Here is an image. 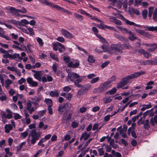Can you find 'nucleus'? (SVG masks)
Segmentation results:
<instances>
[{"mask_svg": "<svg viewBox=\"0 0 157 157\" xmlns=\"http://www.w3.org/2000/svg\"><path fill=\"white\" fill-rule=\"evenodd\" d=\"M95 61L94 57L91 56H89L88 59V61L91 63H94Z\"/></svg>", "mask_w": 157, "mask_h": 157, "instance_id": "44", "label": "nucleus"}, {"mask_svg": "<svg viewBox=\"0 0 157 157\" xmlns=\"http://www.w3.org/2000/svg\"><path fill=\"white\" fill-rule=\"evenodd\" d=\"M116 78V76L113 75L107 81L105 82L108 85H110L109 84L110 83L115 81Z\"/></svg>", "mask_w": 157, "mask_h": 157, "instance_id": "27", "label": "nucleus"}, {"mask_svg": "<svg viewBox=\"0 0 157 157\" xmlns=\"http://www.w3.org/2000/svg\"><path fill=\"white\" fill-rule=\"evenodd\" d=\"M38 104L34 101H29L27 104L26 109L30 114H32L38 107Z\"/></svg>", "mask_w": 157, "mask_h": 157, "instance_id": "4", "label": "nucleus"}, {"mask_svg": "<svg viewBox=\"0 0 157 157\" xmlns=\"http://www.w3.org/2000/svg\"><path fill=\"white\" fill-rule=\"evenodd\" d=\"M79 78L80 76L77 74L70 72L68 73L67 80L68 82L69 80L72 82L74 81L75 85L78 87H80L81 86V85L79 83L82 81V79L81 78Z\"/></svg>", "mask_w": 157, "mask_h": 157, "instance_id": "2", "label": "nucleus"}, {"mask_svg": "<svg viewBox=\"0 0 157 157\" xmlns=\"http://www.w3.org/2000/svg\"><path fill=\"white\" fill-rule=\"evenodd\" d=\"M140 64L141 65H150L149 60L145 61H141L140 62Z\"/></svg>", "mask_w": 157, "mask_h": 157, "instance_id": "36", "label": "nucleus"}, {"mask_svg": "<svg viewBox=\"0 0 157 157\" xmlns=\"http://www.w3.org/2000/svg\"><path fill=\"white\" fill-rule=\"evenodd\" d=\"M128 39L131 41H133L137 38L135 33L131 31L128 34Z\"/></svg>", "mask_w": 157, "mask_h": 157, "instance_id": "18", "label": "nucleus"}, {"mask_svg": "<svg viewBox=\"0 0 157 157\" xmlns=\"http://www.w3.org/2000/svg\"><path fill=\"white\" fill-rule=\"evenodd\" d=\"M99 79V78L98 77L93 78L91 81V83L92 84L94 83L97 82Z\"/></svg>", "mask_w": 157, "mask_h": 157, "instance_id": "52", "label": "nucleus"}, {"mask_svg": "<svg viewBox=\"0 0 157 157\" xmlns=\"http://www.w3.org/2000/svg\"><path fill=\"white\" fill-rule=\"evenodd\" d=\"M90 132L88 133L87 131H85L82 134V136L83 137L84 140L85 141L87 140L90 137Z\"/></svg>", "mask_w": 157, "mask_h": 157, "instance_id": "26", "label": "nucleus"}, {"mask_svg": "<svg viewBox=\"0 0 157 157\" xmlns=\"http://www.w3.org/2000/svg\"><path fill=\"white\" fill-rule=\"evenodd\" d=\"M59 93L57 91H51L50 93L51 96L52 97H58L59 96Z\"/></svg>", "mask_w": 157, "mask_h": 157, "instance_id": "35", "label": "nucleus"}, {"mask_svg": "<svg viewBox=\"0 0 157 157\" xmlns=\"http://www.w3.org/2000/svg\"><path fill=\"white\" fill-rule=\"evenodd\" d=\"M140 95L139 94H132L130 95L129 97L131 98V99H137L140 97Z\"/></svg>", "mask_w": 157, "mask_h": 157, "instance_id": "37", "label": "nucleus"}, {"mask_svg": "<svg viewBox=\"0 0 157 157\" xmlns=\"http://www.w3.org/2000/svg\"><path fill=\"white\" fill-rule=\"evenodd\" d=\"M116 89L115 87H114L111 90L106 92V93H109L111 95L113 94L116 92Z\"/></svg>", "mask_w": 157, "mask_h": 157, "instance_id": "45", "label": "nucleus"}, {"mask_svg": "<svg viewBox=\"0 0 157 157\" xmlns=\"http://www.w3.org/2000/svg\"><path fill=\"white\" fill-rule=\"evenodd\" d=\"M98 151L100 156L103 155L104 154V152L103 148H99L98 149Z\"/></svg>", "mask_w": 157, "mask_h": 157, "instance_id": "50", "label": "nucleus"}, {"mask_svg": "<svg viewBox=\"0 0 157 157\" xmlns=\"http://www.w3.org/2000/svg\"><path fill=\"white\" fill-rule=\"evenodd\" d=\"M147 10H144L142 12V15L144 19H146L147 17Z\"/></svg>", "mask_w": 157, "mask_h": 157, "instance_id": "46", "label": "nucleus"}, {"mask_svg": "<svg viewBox=\"0 0 157 157\" xmlns=\"http://www.w3.org/2000/svg\"><path fill=\"white\" fill-rule=\"evenodd\" d=\"M83 92L79 89L78 92L77 97L79 98H81Z\"/></svg>", "mask_w": 157, "mask_h": 157, "instance_id": "53", "label": "nucleus"}, {"mask_svg": "<svg viewBox=\"0 0 157 157\" xmlns=\"http://www.w3.org/2000/svg\"><path fill=\"white\" fill-rule=\"evenodd\" d=\"M122 20L124 21L125 23L127 25H133L135 26H136L137 27H138L140 28H142V26L141 25L138 24H136V23H135L134 22L131 21L128 19L125 18L124 17L122 16Z\"/></svg>", "mask_w": 157, "mask_h": 157, "instance_id": "12", "label": "nucleus"}, {"mask_svg": "<svg viewBox=\"0 0 157 157\" xmlns=\"http://www.w3.org/2000/svg\"><path fill=\"white\" fill-rule=\"evenodd\" d=\"M134 29L136 33L140 34L145 37L148 39H151L153 38V35L150 34L148 32H145L142 30L136 28H134Z\"/></svg>", "mask_w": 157, "mask_h": 157, "instance_id": "7", "label": "nucleus"}, {"mask_svg": "<svg viewBox=\"0 0 157 157\" xmlns=\"http://www.w3.org/2000/svg\"><path fill=\"white\" fill-rule=\"evenodd\" d=\"M42 76V74L41 71H38L36 72V73H35L34 74L35 78L40 81L41 80Z\"/></svg>", "mask_w": 157, "mask_h": 157, "instance_id": "17", "label": "nucleus"}, {"mask_svg": "<svg viewBox=\"0 0 157 157\" xmlns=\"http://www.w3.org/2000/svg\"><path fill=\"white\" fill-rule=\"evenodd\" d=\"M125 42L123 44H121V49L122 50L124 49H132V47L131 45L128 40L127 41H125Z\"/></svg>", "mask_w": 157, "mask_h": 157, "instance_id": "13", "label": "nucleus"}, {"mask_svg": "<svg viewBox=\"0 0 157 157\" xmlns=\"http://www.w3.org/2000/svg\"><path fill=\"white\" fill-rule=\"evenodd\" d=\"M111 48V49L114 51L117 54H121L123 53L121 44H112Z\"/></svg>", "mask_w": 157, "mask_h": 157, "instance_id": "9", "label": "nucleus"}, {"mask_svg": "<svg viewBox=\"0 0 157 157\" xmlns=\"http://www.w3.org/2000/svg\"><path fill=\"white\" fill-rule=\"evenodd\" d=\"M155 123L157 124V115H155L154 117L151 118L150 120V123L152 126L155 125Z\"/></svg>", "mask_w": 157, "mask_h": 157, "instance_id": "21", "label": "nucleus"}, {"mask_svg": "<svg viewBox=\"0 0 157 157\" xmlns=\"http://www.w3.org/2000/svg\"><path fill=\"white\" fill-rule=\"evenodd\" d=\"M45 112L46 111L45 110H44L42 111H38L37 112V113L39 117H40L43 116L44 114L45 113Z\"/></svg>", "mask_w": 157, "mask_h": 157, "instance_id": "51", "label": "nucleus"}, {"mask_svg": "<svg viewBox=\"0 0 157 157\" xmlns=\"http://www.w3.org/2000/svg\"><path fill=\"white\" fill-rule=\"evenodd\" d=\"M101 48L103 50V52H109L110 50L109 48V44L108 42H106V43L103 44V45L101 46Z\"/></svg>", "mask_w": 157, "mask_h": 157, "instance_id": "23", "label": "nucleus"}, {"mask_svg": "<svg viewBox=\"0 0 157 157\" xmlns=\"http://www.w3.org/2000/svg\"><path fill=\"white\" fill-rule=\"evenodd\" d=\"M26 80L28 83L32 86L36 87L38 85L37 82L33 81V79L31 77L28 78Z\"/></svg>", "mask_w": 157, "mask_h": 157, "instance_id": "15", "label": "nucleus"}, {"mask_svg": "<svg viewBox=\"0 0 157 157\" xmlns=\"http://www.w3.org/2000/svg\"><path fill=\"white\" fill-rule=\"evenodd\" d=\"M72 107V104L69 102H67L63 105H59L58 108V111L62 113L65 110L66 111L67 113V111L69 110Z\"/></svg>", "mask_w": 157, "mask_h": 157, "instance_id": "5", "label": "nucleus"}, {"mask_svg": "<svg viewBox=\"0 0 157 157\" xmlns=\"http://www.w3.org/2000/svg\"><path fill=\"white\" fill-rule=\"evenodd\" d=\"M10 10L12 13L17 16H19L20 15V14L18 13L19 12L21 13H25L27 12L26 10L24 7H22L20 10L16 9L13 7H11L10 8Z\"/></svg>", "mask_w": 157, "mask_h": 157, "instance_id": "6", "label": "nucleus"}, {"mask_svg": "<svg viewBox=\"0 0 157 157\" xmlns=\"http://www.w3.org/2000/svg\"><path fill=\"white\" fill-rule=\"evenodd\" d=\"M145 72L142 70L139 72L134 73L130 75H128L126 77L123 78L122 81L119 83L117 86V88H120L127 84L129 82H131L130 81L132 79L136 78L143 75L145 74Z\"/></svg>", "mask_w": 157, "mask_h": 157, "instance_id": "1", "label": "nucleus"}, {"mask_svg": "<svg viewBox=\"0 0 157 157\" xmlns=\"http://www.w3.org/2000/svg\"><path fill=\"white\" fill-rule=\"evenodd\" d=\"M26 144L25 142H23L19 145L17 147V151H20L22 148L23 145H25Z\"/></svg>", "mask_w": 157, "mask_h": 157, "instance_id": "39", "label": "nucleus"}, {"mask_svg": "<svg viewBox=\"0 0 157 157\" xmlns=\"http://www.w3.org/2000/svg\"><path fill=\"white\" fill-rule=\"evenodd\" d=\"M105 25H104L102 22L97 26L98 28L104 29L105 28Z\"/></svg>", "mask_w": 157, "mask_h": 157, "instance_id": "60", "label": "nucleus"}, {"mask_svg": "<svg viewBox=\"0 0 157 157\" xmlns=\"http://www.w3.org/2000/svg\"><path fill=\"white\" fill-rule=\"evenodd\" d=\"M72 95L70 93H66L65 98L68 100H71Z\"/></svg>", "mask_w": 157, "mask_h": 157, "instance_id": "63", "label": "nucleus"}, {"mask_svg": "<svg viewBox=\"0 0 157 157\" xmlns=\"http://www.w3.org/2000/svg\"><path fill=\"white\" fill-rule=\"evenodd\" d=\"M111 117L110 115H107L104 118V121L105 122H107L110 119V117Z\"/></svg>", "mask_w": 157, "mask_h": 157, "instance_id": "59", "label": "nucleus"}, {"mask_svg": "<svg viewBox=\"0 0 157 157\" xmlns=\"http://www.w3.org/2000/svg\"><path fill=\"white\" fill-rule=\"evenodd\" d=\"M79 12L81 14L86 15L89 17H92V16H91L90 14L86 13L84 10H82L80 9V10H79Z\"/></svg>", "mask_w": 157, "mask_h": 157, "instance_id": "42", "label": "nucleus"}, {"mask_svg": "<svg viewBox=\"0 0 157 157\" xmlns=\"http://www.w3.org/2000/svg\"><path fill=\"white\" fill-rule=\"evenodd\" d=\"M121 142H119V144H124L125 146H126L128 145V143L125 140L123 139H122L121 140Z\"/></svg>", "mask_w": 157, "mask_h": 157, "instance_id": "56", "label": "nucleus"}, {"mask_svg": "<svg viewBox=\"0 0 157 157\" xmlns=\"http://www.w3.org/2000/svg\"><path fill=\"white\" fill-rule=\"evenodd\" d=\"M53 8H56L57 10H58L59 11H62V12H63L64 13H67L68 14L71 15L72 14V13L71 12L67 10L66 9H65L63 8L62 7L59 6L55 5L54 6H53Z\"/></svg>", "mask_w": 157, "mask_h": 157, "instance_id": "14", "label": "nucleus"}, {"mask_svg": "<svg viewBox=\"0 0 157 157\" xmlns=\"http://www.w3.org/2000/svg\"><path fill=\"white\" fill-rule=\"evenodd\" d=\"M38 127L40 128H43V130H45L48 127V126L47 124L44 125L43 122H40L39 124Z\"/></svg>", "mask_w": 157, "mask_h": 157, "instance_id": "29", "label": "nucleus"}, {"mask_svg": "<svg viewBox=\"0 0 157 157\" xmlns=\"http://www.w3.org/2000/svg\"><path fill=\"white\" fill-rule=\"evenodd\" d=\"M7 68L10 71H15L17 68V67H11L10 66H8L7 67Z\"/></svg>", "mask_w": 157, "mask_h": 157, "instance_id": "54", "label": "nucleus"}, {"mask_svg": "<svg viewBox=\"0 0 157 157\" xmlns=\"http://www.w3.org/2000/svg\"><path fill=\"white\" fill-rule=\"evenodd\" d=\"M144 28L147 29L149 31H155L157 32V26L154 27L145 26H144Z\"/></svg>", "mask_w": 157, "mask_h": 157, "instance_id": "22", "label": "nucleus"}, {"mask_svg": "<svg viewBox=\"0 0 157 157\" xmlns=\"http://www.w3.org/2000/svg\"><path fill=\"white\" fill-rule=\"evenodd\" d=\"M37 41L38 43L40 46H42L44 44V42H43L42 39L40 37H37Z\"/></svg>", "mask_w": 157, "mask_h": 157, "instance_id": "43", "label": "nucleus"}, {"mask_svg": "<svg viewBox=\"0 0 157 157\" xmlns=\"http://www.w3.org/2000/svg\"><path fill=\"white\" fill-rule=\"evenodd\" d=\"M111 20V21L117 25H121V21L116 19L115 17H110L109 18Z\"/></svg>", "mask_w": 157, "mask_h": 157, "instance_id": "20", "label": "nucleus"}, {"mask_svg": "<svg viewBox=\"0 0 157 157\" xmlns=\"http://www.w3.org/2000/svg\"><path fill=\"white\" fill-rule=\"evenodd\" d=\"M149 120L147 119L144 121V128L146 129H148L150 127V125L149 124Z\"/></svg>", "mask_w": 157, "mask_h": 157, "instance_id": "30", "label": "nucleus"}, {"mask_svg": "<svg viewBox=\"0 0 157 157\" xmlns=\"http://www.w3.org/2000/svg\"><path fill=\"white\" fill-rule=\"evenodd\" d=\"M7 112L10 113L7 114V118H8V119L11 118L12 117V116L11 114L12 113V112L10 111V110L9 109L7 110Z\"/></svg>", "mask_w": 157, "mask_h": 157, "instance_id": "55", "label": "nucleus"}, {"mask_svg": "<svg viewBox=\"0 0 157 157\" xmlns=\"http://www.w3.org/2000/svg\"><path fill=\"white\" fill-rule=\"evenodd\" d=\"M122 4L123 2L121 0H119L117 2V7L119 8H121Z\"/></svg>", "mask_w": 157, "mask_h": 157, "instance_id": "61", "label": "nucleus"}, {"mask_svg": "<svg viewBox=\"0 0 157 157\" xmlns=\"http://www.w3.org/2000/svg\"><path fill=\"white\" fill-rule=\"evenodd\" d=\"M10 59H15L19 57V54L14 53L13 54L10 55Z\"/></svg>", "mask_w": 157, "mask_h": 157, "instance_id": "47", "label": "nucleus"}, {"mask_svg": "<svg viewBox=\"0 0 157 157\" xmlns=\"http://www.w3.org/2000/svg\"><path fill=\"white\" fill-rule=\"evenodd\" d=\"M57 67L58 65L56 63H55L53 65L52 69L54 72H56V71Z\"/></svg>", "mask_w": 157, "mask_h": 157, "instance_id": "64", "label": "nucleus"}, {"mask_svg": "<svg viewBox=\"0 0 157 157\" xmlns=\"http://www.w3.org/2000/svg\"><path fill=\"white\" fill-rule=\"evenodd\" d=\"M115 37L120 41L122 42H124L127 41L128 39L126 37L123 35H120L117 34L115 33L114 34Z\"/></svg>", "mask_w": 157, "mask_h": 157, "instance_id": "16", "label": "nucleus"}, {"mask_svg": "<svg viewBox=\"0 0 157 157\" xmlns=\"http://www.w3.org/2000/svg\"><path fill=\"white\" fill-rule=\"evenodd\" d=\"M153 19L155 21H157V8L155 9L154 11Z\"/></svg>", "mask_w": 157, "mask_h": 157, "instance_id": "33", "label": "nucleus"}, {"mask_svg": "<svg viewBox=\"0 0 157 157\" xmlns=\"http://www.w3.org/2000/svg\"><path fill=\"white\" fill-rule=\"evenodd\" d=\"M110 86V85H108L105 82H104L101 83L98 87L94 89L93 92L94 93H101L104 92Z\"/></svg>", "mask_w": 157, "mask_h": 157, "instance_id": "3", "label": "nucleus"}, {"mask_svg": "<svg viewBox=\"0 0 157 157\" xmlns=\"http://www.w3.org/2000/svg\"><path fill=\"white\" fill-rule=\"evenodd\" d=\"M12 47L14 48H17L19 50L22 51H24V50L22 48H21L19 46L17 45H16L15 44H13L12 45Z\"/></svg>", "mask_w": 157, "mask_h": 157, "instance_id": "57", "label": "nucleus"}, {"mask_svg": "<svg viewBox=\"0 0 157 157\" xmlns=\"http://www.w3.org/2000/svg\"><path fill=\"white\" fill-rule=\"evenodd\" d=\"M4 128L5 132L8 133H9L10 131L12 129L13 127L10 124H6Z\"/></svg>", "mask_w": 157, "mask_h": 157, "instance_id": "19", "label": "nucleus"}, {"mask_svg": "<svg viewBox=\"0 0 157 157\" xmlns=\"http://www.w3.org/2000/svg\"><path fill=\"white\" fill-rule=\"evenodd\" d=\"M0 95H2L1 97H0V100L2 101H4L6 100L7 97L4 93L0 92Z\"/></svg>", "mask_w": 157, "mask_h": 157, "instance_id": "38", "label": "nucleus"}, {"mask_svg": "<svg viewBox=\"0 0 157 157\" xmlns=\"http://www.w3.org/2000/svg\"><path fill=\"white\" fill-rule=\"evenodd\" d=\"M11 81L9 79H8L6 80L5 81L6 85H5V87L7 89H8L10 88V85L12 83Z\"/></svg>", "mask_w": 157, "mask_h": 157, "instance_id": "34", "label": "nucleus"}, {"mask_svg": "<svg viewBox=\"0 0 157 157\" xmlns=\"http://www.w3.org/2000/svg\"><path fill=\"white\" fill-rule=\"evenodd\" d=\"M8 22L11 23L12 24H14L17 26H19L20 25V21H16L13 19H10L7 20Z\"/></svg>", "mask_w": 157, "mask_h": 157, "instance_id": "28", "label": "nucleus"}, {"mask_svg": "<svg viewBox=\"0 0 157 157\" xmlns=\"http://www.w3.org/2000/svg\"><path fill=\"white\" fill-rule=\"evenodd\" d=\"M50 56L51 57L56 61H57L58 60V58L57 56L55 55V54L51 53H50Z\"/></svg>", "mask_w": 157, "mask_h": 157, "instance_id": "49", "label": "nucleus"}, {"mask_svg": "<svg viewBox=\"0 0 157 157\" xmlns=\"http://www.w3.org/2000/svg\"><path fill=\"white\" fill-rule=\"evenodd\" d=\"M20 25L19 26H24L25 25H28L29 24V22L25 19L21 20L20 21Z\"/></svg>", "mask_w": 157, "mask_h": 157, "instance_id": "32", "label": "nucleus"}, {"mask_svg": "<svg viewBox=\"0 0 157 157\" xmlns=\"http://www.w3.org/2000/svg\"><path fill=\"white\" fill-rule=\"evenodd\" d=\"M74 16L80 21H81L83 20V18L82 15L77 14L76 13H74Z\"/></svg>", "mask_w": 157, "mask_h": 157, "instance_id": "31", "label": "nucleus"}, {"mask_svg": "<svg viewBox=\"0 0 157 157\" xmlns=\"http://www.w3.org/2000/svg\"><path fill=\"white\" fill-rule=\"evenodd\" d=\"M112 99L110 98H105L103 99V101L105 104H106L110 102L111 101Z\"/></svg>", "mask_w": 157, "mask_h": 157, "instance_id": "41", "label": "nucleus"}, {"mask_svg": "<svg viewBox=\"0 0 157 157\" xmlns=\"http://www.w3.org/2000/svg\"><path fill=\"white\" fill-rule=\"evenodd\" d=\"M39 1L42 3H44L46 5L52 7L53 8L55 5L53 4L52 3L49 2L47 0H39Z\"/></svg>", "mask_w": 157, "mask_h": 157, "instance_id": "24", "label": "nucleus"}, {"mask_svg": "<svg viewBox=\"0 0 157 157\" xmlns=\"http://www.w3.org/2000/svg\"><path fill=\"white\" fill-rule=\"evenodd\" d=\"M61 32L62 34L67 38L71 39L74 38V35L66 29H61Z\"/></svg>", "mask_w": 157, "mask_h": 157, "instance_id": "11", "label": "nucleus"}, {"mask_svg": "<svg viewBox=\"0 0 157 157\" xmlns=\"http://www.w3.org/2000/svg\"><path fill=\"white\" fill-rule=\"evenodd\" d=\"M45 101L48 105V106H52V101L49 99H46Z\"/></svg>", "mask_w": 157, "mask_h": 157, "instance_id": "40", "label": "nucleus"}, {"mask_svg": "<svg viewBox=\"0 0 157 157\" xmlns=\"http://www.w3.org/2000/svg\"><path fill=\"white\" fill-rule=\"evenodd\" d=\"M87 110V108L85 107H82L79 109V112L81 113H83L85 112Z\"/></svg>", "mask_w": 157, "mask_h": 157, "instance_id": "58", "label": "nucleus"}, {"mask_svg": "<svg viewBox=\"0 0 157 157\" xmlns=\"http://www.w3.org/2000/svg\"><path fill=\"white\" fill-rule=\"evenodd\" d=\"M152 105L151 103H149L148 105H142V107L141 108V111H144L146 109L151 108Z\"/></svg>", "mask_w": 157, "mask_h": 157, "instance_id": "25", "label": "nucleus"}, {"mask_svg": "<svg viewBox=\"0 0 157 157\" xmlns=\"http://www.w3.org/2000/svg\"><path fill=\"white\" fill-rule=\"evenodd\" d=\"M31 135L32 137L31 143L33 144H34L36 143V140H38L40 136V135L36 132L35 129L32 130Z\"/></svg>", "mask_w": 157, "mask_h": 157, "instance_id": "10", "label": "nucleus"}, {"mask_svg": "<svg viewBox=\"0 0 157 157\" xmlns=\"http://www.w3.org/2000/svg\"><path fill=\"white\" fill-rule=\"evenodd\" d=\"M119 132L120 134L121 135L122 137L124 138H126L127 137V136L126 134L125 133H123V130L122 129H121L119 131Z\"/></svg>", "mask_w": 157, "mask_h": 157, "instance_id": "62", "label": "nucleus"}, {"mask_svg": "<svg viewBox=\"0 0 157 157\" xmlns=\"http://www.w3.org/2000/svg\"><path fill=\"white\" fill-rule=\"evenodd\" d=\"M73 113L72 110H70L68 115L67 117H63L62 119L61 123L62 125H68L69 124V120H70L71 118L72 114Z\"/></svg>", "mask_w": 157, "mask_h": 157, "instance_id": "8", "label": "nucleus"}, {"mask_svg": "<svg viewBox=\"0 0 157 157\" xmlns=\"http://www.w3.org/2000/svg\"><path fill=\"white\" fill-rule=\"evenodd\" d=\"M70 57L69 56H64L63 57L64 61L66 63H68L70 61Z\"/></svg>", "mask_w": 157, "mask_h": 157, "instance_id": "48", "label": "nucleus"}]
</instances>
